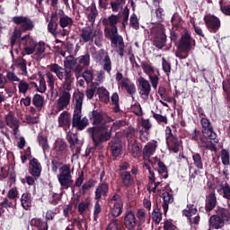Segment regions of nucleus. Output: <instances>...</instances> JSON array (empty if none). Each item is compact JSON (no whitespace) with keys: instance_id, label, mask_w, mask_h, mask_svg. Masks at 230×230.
I'll return each instance as SVG.
<instances>
[{"instance_id":"f257e3e1","label":"nucleus","mask_w":230,"mask_h":230,"mask_svg":"<svg viewBox=\"0 0 230 230\" xmlns=\"http://www.w3.org/2000/svg\"><path fill=\"white\" fill-rule=\"evenodd\" d=\"M104 28V36L110 39L113 46H118L119 57L125 55V42L123 36L118 33V22H119V14H111L102 21Z\"/></svg>"},{"instance_id":"f03ea898","label":"nucleus","mask_w":230,"mask_h":230,"mask_svg":"<svg viewBox=\"0 0 230 230\" xmlns=\"http://www.w3.org/2000/svg\"><path fill=\"white\" fill-rule=\"evenodd\" d=\"M124 126L125 121L116 120L113 122L111 129H109L107 123H102L99 127L88 128L86 132L91 136L94 145H100V143L111 141L112 131L116 132V130H119V128Z\"/></svg>"},{"instance_id":"7ed1b4c3","label":"nucleus","mask_w":230,"mask_h":230,"mask_svg":"<svg viewBox=\"0 0 230 230\" xmlns=\"http://www.w3.org/2000/svg\"><path fill=\"white\" fill-rule=\"evenodd\" d=\"M49 69L50 73H54L57 75L58 80H65L63 83V89H65V91H71V84L75 82L73 72L66 70V68L57 63L50 64Z\"/></svg>"},{"instance_id":"20e7f679","label":"nucleus","mask_w":230,"mask_h":230,"mask_svg":"<svg viewBox=\"0 0 230 230\" xmlns=\"http://www.w3.org/2000/svg\"><path fill=\"white\" fill-rule=\"evenodd\" d=\"M59 175H58V181L63 188V190H69L73 186V176L71 175V167L67 164H64L59 169Z\"/></svg>"},{"instance_id":"39448f33","label":"nucleus","mask_w":230,"mask_h":230,"mask_svg":"<svg viewBox=\"0 0 230 230\" xmlns=\"http://www.w3.org/2000/svg\"><path fill=\"white\" fill-rule=\"evenodd\" d=\"M200 125L202 127V134L204 137H208V139H209L210 145H217V143H218V137L213 129L211 121L208 118L202 117L200 119Z\"/></svg>"},{"instance_id":"423d86ee","label":"nucleus","mask_w":230,"mask_h":230,"mask_svg":"<svg viewBox=\"0 0 230 230\" xmlns=\"http://www.w3.org/2000/svg\"><path fill=\"white\" fill-rule=\"evenodd\" d=\"M193 44H195V40L191 37V33H190V31L185 30L177 44V49L180 53H189L191 51Z\"/></svg>"},{"instance_id":"0eeeda50","label":"nucleus","mask_w":230,"mask_h":230,"mask_svg":"<svg viewBox=\"0 0 230 230\" xmlns=\"http://www.w3.org/2000/svg\"><path fill=\"white\" fill-rule=\"evenodd\" d=\"M164 27L158 26L153 29V46L157 49H163L166 46V32Z\"/></svg>"},{"instance_id":"6e6552de","label":"nucleus","mask_w":230,"mask_h":230,"mask_svg":"<svg viewBox=\"0 0 230 230\" xmlns=\"http://www.w3.org/2000/svg\"><path fill=\"white\" fill-rule=\"evenodd\" d=\"M203 21L209 33H218V31L222 26V22H220V18H218L215 14L208 13L203 17Z\"/></svg>"},{"instance_id":"1a4fd4ad","label":"nucleus","mask_w":230,"mask_h":230,"mask_svg":"<svg viewBox=\"0 0 230 230\" xmlns=\"http://www.w3.org/2000/svg\"><path fill=\"white\" fill-rule=\"evenodd\" d=\"M13 22L15 23L16 26H20L19 30L22 32L31 31L35 28L33 21L28 16H14L13 17Z\"/></svg>"},{"instance_id":"9d476101","label":"nucleus","mask_w":230,"mask_h":230,"mask_svg":"<svg viewBox=\"0 0 230 230\" xmlns=\"http://www.w3.org/2000/svg\"><path fill=\"white\" fill-rule=\"evenodd\" d=\"M137 87L138 93L143 100H147L150 96V93H152V85H150V82L146 80L145 77L140 76L137 79Z\"/></svg>"},{"instance_id":"9b49d317","label":"nucleus","mask_w":230,"mask_h":230,"mask_svg":"<svg viewBox=\"0 0 230 230\" xmlns=\"http://www.w3.org/2000/svg\"><path fill=\"white\" fill-rule=\"evenodd\" d=\"M72 126L77 130H84L86 127H89V119L85 117L82 119V113H74Z\"/></svg>"},{"instance_id":"f8f14e48","label":"nucleus","mask_w":230,"mask_h":230,"mask_svg":"<svg viewBox=\"0 0 230 230\" xmlns=\"http://www.w3.org/2000/svg\"><path fill=\"white\" fill-rule=\"evenodd\" d=\"M124 226L128 230H135L137 226V219L132 210H127L124 216Z\"/></svg>"},{"instance_id":"ddd939ff","label":"nucleus","mask_w":230,"mask_h":230,"mask_svg":"<svg viewBox=\"0 0 230 230\" xmlns=\"http://www.w3.org/2000/svg\"><path fill=\"white\" fill-rule=\"evenodd\" d=\"M84 98L85 94L84 93L77 91L73 94V102L75 105L74 114L82 113V105H84Z\"/></svg>"},{"instance_id":"4468645a","label":"nucleus","mask_w":230,"mask_h":230,"mask_svg":"<svg viewBox=\"0 0 230 230\" xmlns=\"http://www.w3.org/2000/svg\"><path fill=\"white\" fill-rule=\"evenodd\" d=\"M119 87L121 89H124L129 96H134L136 94L137 89L136 88V84L131 82V80L128 77L124 78L120 83H119Z\"/></svg>"},{"instance_id":"2eb2a0df","label":"nucleus","mask_w":230,"mask_h":230,"mask_svg":"<svg viewBox=\"0 0 230 230\" xmlns=\"http://www.w3.org/2000/svg\"><path fill=\"white\" fill-rule=\"evenodd\" d=\"M69 103H71V93L67 91H63L58 99V111H64L65 109H67Z\"/></svg>"},{"instance_id":"dca6fc26","label":"nucleus","mask_w":230,"mask_h":230,"mask_svg":"<svg viewBox=\"0 0 230 230\" xmlns=\"http://www.w3.org/2000/svg\"><path fill=\"white\" fill-rule=\"evenodd\" d=\"M5 123L7 127L13 128V134H17L19 132V119L13 116V112L9 111V113L5 116Z\"/></svg>"},{"instance_id":"f3484780","label":"nucleus","mask_w":230,"mask_h":230,"mask_svg":"<svg viewBox=\"0 0 230 230\" xmlns=\"http://www.w3.org/2000/svg\"><path fill=\"white\" fill-rule=\"evenodd\" d=\"M119 176L121 184L122 186H124V188H131V186H134V176H132L130 172L128 171L120 172Z\"/></svg>"},{"instance_id":"a211bd4d","label":"nucleus","mask_w":230,"mask_h":230,"mask_svg":"<svg viewBox=\"0 0 230 230\" xmlns=\"http://www.w3.org/2000/svg\"><path fill=\"white\" fill-rule=\"evenodd\" d=\"M89 119L93 121V127H100L103 125V114L98 110H93L89 113Z\"/></svg>"},{"instance_id":"6ab92c4d","label":"nucleus","mask_w":230,"mask_h":230,"mask_svg":"<svg viewBox=\"0 0 230 230\" xmlns=\"http://www.w3.org/2000/svg\"><path fill=\"white\" fill-rule=\"evenodd\" d=\"M107 195H109V184H99V186L95 190V200H102V197H103V199H107Z\"/></svg>"},{"instance_id":"aec40b11","label":"nucleus","mask_w":230,"mask_h":230,"mask_svg":"<svg viewBox=\"0 0 230 230\" xmlns=\"http://www.w3.org/2000/svg\"><path fill=\"white\" fill-rule=\"evenodd\" d=\"M214 208H217V194H215V191H212L207 196L205 210L207 213H209L213 211Z\"/></svg>"},{"instance_id":"412c9836","label":"nucleus","mask_w":230,"mask_h":230,"mask_svg":"<svg viewBox=\"0 0 230 230\" xmlns=\"http://www.w3.org/2000/svg\"><path fill=\"white\" fill-rule=\"evenodd\" d=\"M190 137L193 141H196V143L211 145V142H209V138H208V137H204V135H202V132H200V130L197 128H195L194 131L190 134Z\"/></svg>"},{"instance_id":"4be33fe9","label":"nucleus","mask_w":230,"mask_h":230,"mask_svg":"<svg viewBox=\"0 0 230 230\" xmlns=\"http://www.w3.org/2000/svg\"><path fill=\"white\" fill-rule=\"evenodd\" d=\"M31 226L34 227L37 230H48L49 229V226L48 225V221H44L42 218L33 217L31 222Z\"/></svg>"},{"instance_id":"5701e85b","label":"nucleus","mask_w":230,"mask_h":230,"mask_svg":"<svg viewBox=\"0 0 230 230\" xmlns=\"http://www.w3.org/2000/svg\"><path fill=\"white\" fill-rule=\"evenodd\" d=\"M208 226L210 229H222V227L226 226V223L219 217L214 214L208 219Z\"/></svg>"},{"instance_id":"b1692460","label":"nucleus","mask_w":230,"mask_h":230,"mask_svg":"<svg viewBox=\"0 0 230 230\" xmlns=\"http://www.w3.org/2000/svg\"><path fill=\"white\" fill-rule=\"evenodd\" d=\"M74 22H75V21H73V18H71L67 15L59 19V26H60V28H63V37H65V35H69V31L64 29V28H71L73 26Z\"/></svg>"},{"instance_id":"393cba45","label":"nucleus","mask_w":230,"mask_h":230,"mask_svg":"<svg viewBox=\"0 0 230 230\" xmlns=\"http://www.w3.org/2000/svg\"><path fill=\"white\" fill-rule=\"evenodd\" d=\"M31 169H30V173L33 177H40V172H42V166L40 165V163H39V160L37 158H32L31 160Z\"/></svg>"},{"instance_id":"a878e982","label":"nucleus","mask_w":230,"mask_h":230,"mask_svg":"<svg viewBox=\"0 0 230 230\" xmlns=\"http://www.w3.org/2000/svg\"><path fill=\"white\" fill-rule=\"evenodd\" d=\"M94 34V30L92 27H84L81 30L80 37L83 42H93V35Z\"/></svg>"},{"instance_id":"bb28decb","label":"nucleus","mask_w":230,"mask_h":230,"mask_svg":"<svg viewBox=\"0 0 230 230\" xmlns=\"http://www.w3.org/2000/svg\"><path fill=\"white\" fill-rule=\"evenodd\" d=\"M58 29V20L57 18V14H53L50 16V21L48 24V31L49 33H51V35H58V31H57Z\"/></svg>"},{"instance_id":"cd10ccee","label":"nucleus","mask_w":230,"mask_h":230,"mask_svg":"<svg viewBox=\"0 0 230 230\" xmlns=\"http://www.w3.org/2000/svg\"><path fill=\"white\" fill-rule=\"evenodd\" d=\"M156 148L157 146L155 145H146L142 152L144 161L150 162V158L152 157L153 154H155Z\"/></svg>"},{"instance_id":"c85d7f7f","label":"nucleus","mask_w":230,"mask_h":230,"mask_svg":"<svg viewBox=\"0 0 230 230\" xmlns=\"http://www.w3.org/2000/svg\"><path fill=\"white\" fill-rule=\"evenodd\" d=\"M216 216L222 219L223 222H230V208L218 207L216 209Z\"/></svg>"},{"instance_id":"c756f323","label":"nucleus","mask_w":230,"mask_h":230,"mask_svg":"<svg viewBox=\"0 0 230 230\" xmlns=\"http://www.w3.org/2000/svg\"><path fill=\"white\" fill-rule=\"evenodd\" d=\"M58 125L64 128H70L71 120H69V112L63 111L58 117Z\"/></svg>"},{"instance_id":"7c9ffc66","label":"nucleus","mask_w":230,"mask_h":230,"mask_svg":"<svg viewBox=\"0 0 230 230\" xmlns=\"http://www.w3.org/2000/svg\"><path fill=\"white\" fill-rule=\"evenodd\" d=\"M97 94L99 95L100 102L102 103H109L111 102L110 93L105 87H99L97 89Z\"/></svg>"},{"instance_id":"2f4dec72","label":"nucleus","mask_w":230,"mask_h":230,"mask_svg":"<svg viewBox=\"0 0 230 230\" xmlns=\"http://www.w3.org/2000/svg\"><path fill=\"white\" fill-rule=\"evenodd\" d=\"M163 200H164V204H163V209L164 214L166 215V213H168V208L170 206V204H172L173 202V194L165 191L163 193Z\"/></svg>"},{"instance_id":"473e14b6","label":"nucleus","mask_w":230,"mask_h":230,"mask_svg":"<svg viewBox=\"0 0 230 230\" xmlns=\"http://www.w3.org/2000/svg\"><path fill=\"white\" fill-rule=\"evenodd\" d=\"M31 202H32L31 194H30V192H25L22 195L21 204L23 209L28 211V209L31 208Z\"/></svg>"},{"instance_id":"72a5a7b5","label":"nucleus","mask_w":230,"mask_h":230,"mask_svg":"<svg viewBox=\"0 0 230 230\" xmlns=\"http://www.w3.org/2000/svg\"><path fill=\"white\" fill-rule=\"evenodd\" d=\"M123 213V203H114L113 206L110 208V215L113 217V218H118V217L121 216Z\"/></svg>"},{"instance_id":"f704fd0d","label":"nucleus","mask_w":230,"mask_h":230,"mask_svg":"<svg viewBox=\"0 0 230 230\" xmlns=\"http://www.w3.org/2000/svg\"><path fill=\"white\" fill-rule=\"evenodd\" d=\"M20 44H23V46L32 48L34 49L37 48V41L31 38L30 34H26L22 37L20 39Z\"/></svg>"},{"instance_id":"c9c22d12","label":"nucleus","mask_w":230,"mask_h":230,"mask_svg":"<svg viewBox=\"0 0 230 230\" xmlns=\"http://www.w3.org/2000/svg\"><path fill=\"white\" fill-rule=\"evenodd\" d=\"M93 41H94L97 48H102V42H103V31L101 29H95L93 31Z\"/></svg>"},{"instance_id":"e433bc0d","label":"nucleus","mask_w":230,"mask_h":230,"mask_svg":"<svg viewBox=\"0 0 230 230\" xmlns=\"http://www.w3.org/2000/svg\"><path fill=\"white\" fill-rule=\"evenodd\" d=\"M197 206L194 204H187V208L182 210L183 217H187L188 218H191L193 215H197L198 213Z\"/></svg>"},{"instance_id":"4c0bfd02","label":"nucleus","mask_w":230,"mask_h":230,"mask_svg":"<svg viewBox=\"0 0 230 230\" xmlns=\"http://www.w3.org/2000/svg\"><path fill=\"white\" fill-rule=\"evenodd\" d=\"M22 31L21 29H14L13 33H12V36H11V39H10V44L12 46V48H13V46H15V44H17V40L19 42H21V37H22Z\"/></svg>"},{"instance_id":"58836bf2","label":"nucleus","mask_w":230,"mask_h":230,"mask_svg":"<svg viewBox=\"0 0 230 230\" xmlns=\"http://www.w3.org/2000/svg\"><path fill=\"white\" fill-rule=\"evenodd\" d=\"M152 219L156 226L161 224V220H163V212H161V208L156 205L152 213Z\"/></svg>"},{"instance_id":"ea45409f","label":"nucleus","mask_w":230,"mask_h":230,"mask_svg":"<svg viewBox=\"0 0 230 230\" xmlns=\"http://www.w3.org/2000/svg\"><path fill=\"white\" fill-rule=\"evenodd\" d=\"M76 60L78 64L84 66V67H89V66L91 65V55L89 54V52H87L84 55L79 56Z\"/></svg>"},{"instance_id":"a19ab883","label":"nucleus","mask_w":230,"mask_h":230,"mask_svg":"<svg viewBox=\"0 0 230 230\" xmlns=\"http://www.w3.org/2000/svg\"><path fill=\"white\" fill-rule=\"evenodd\" d=\"M150 84L153 89H157V85H159V76H161V73H159V69H156V73L151 74L148 75Z\"/></svg>"},{"instance_id":"79ce46f5","label":"nucleus","mask_w":230,"mask_h":230,"mask_svg":"<svg viewBox=\"0 0 230 230\" xmlns=\"http://www.w3.org/2000/svg\"><path fill=\"white\" fill-rule=\"evenodd\" d=\"M46 76L48 86L49 87L51 93H53L55 91V82H57V76L51 74V72H47Z\"/></svg>"},{"instance_id":"37998d69","label":"nucleus","mask_w":230,"mask_h":230,"mask_svg":"<svg viewBox=\"0 0 230 230\" xmlns=\"http://www.w3.org/2000/svg\"><path fill=\"white\" fill-rule=\"evenodd\" d=\"M32 103L37 109H42L44 107V96L39 93L34 94Z\"/></svg>"},{"instance_id":"c03bdc74","label":"nucleus","mask_w":230,"mask_h":230,"mask_svg":"<svg viewBox=\"0 0 230 230\" xmlns=\"http://www.w3.org/2000/svg\"><path fill=\"white\" fill-rule=\"evenodd\" d=\"M103 62V70L106 71L107 73H111L112 71V61H111V57L109 54H106L104 58L102 59Z\"/></svg>"},{"instance_id":"a18cd8bd","label":"nucleus","mask_w":230,"mask_h":230,"mask_svg":"<svg viewBox=\"0 0 230 230\" xmlns=\"http://www.w3.org/2000/svg\"><path fill=\"white\" fill-rule=\"evenodd\" d=\"M141 67L144 73H146V75H147L148 76H150V75H155L156 73V71L154 70V66L146 63V61L141 62Z\"/></svg>"},{"instance_id":"49530a36","label":"nucleus","mask_w":230,"mask_h":230,"mask_svg":"<svg viewBox=\"0 0 230 230\" xmlns=\"http://www.w3.org/2000/svg\"><path fill=\"white\" fill-rule=\"evenodd\" d=\"M16 66H19L22 75L26 76L28 75L27 62L23 58H20L16 60Z\"/></svg>"},{"instance_id":"de8ad7c7","label":"nucleus","mask_w":230,"mask_h":230,"mask_svg":"<svg viewBox=\"0 0 230 230\" xmlns=\"http://www.w3.org/2000/svg\"><path fill=\"white\" fill-rule=\"evenodd\" d=\"M166 145H182V140L181 137L175 136V135H171L170 137H166Z\"/></svg>"},{"instance_id":"09e8293b","label":"nucleus","mask_w":230,"mask_h":230,"mask_svg":"<svg viewBox=\"0 0 230 230\" xmlns=\"http://www.w3.org/2000/svg\"><path fill=\"white\" fill-rule=\"evenodd\" d=\"M126 0H115L111 2V8L112 12H119V8L123 7Z\"/></svg>"},{"instance_id":"8fccbe9b","label":"nucleus","mask_w":230,"mask_h":230,"mask_svg":"<svg viewBox=\"0 0 230 230\" xmlns=\"http://www.w3.org/2000/svg\"><path fill=\"white\" fill-rule=\"evenodd\" d=\"M192 159L194 161V164L198 170H202L204 168V164H202V156L200 154L197 153L192 155Z\"/></svg>"},{"instance_id":"3c124183","label":"nucleus","mask_w":230,"mask_h":230,"mask_svg":"<svg viewBox=\"0 0 230 230\" xmlns=\"http://www.w3.org/2000/svg\"><path fill=\"white\" fill-rule=\"evenodd\" d=\"M129 26L133 28V30H139V19H137L136 13L131 14L129 18Z\"/></svg>"},{"instance_id":"603ef678","label":"nucleus","mask_w":230,"mask_h":230,"mask_svg":"<svg viewBox=\"0 0 230 230\" xmlns=\"http://www.w3.org/2000/svg\"><path fill=\"white\" fill-rule=\"evenodd\" d=\"M221 160H222V164L225 166H228V164H230L229 151H227V149L221 150Z\"/></svg>"},{"instance_id":"864d4df0","label":"nucleus","mask_w":230,"mask_h":230,"mask_svg":"<svg viewBox=\"0 0 230 230\" xmlns=\"http://www.w3.org/2000/svg\"><path fill=\"white\" fill-rule=\"evenodd\" d=\"M1 209H10L13 208V201L8 198H3V200L0 202Z\"/></svg>"},{"instance_id":"5fc2aeb1","label":"nucleus","mask_w":230,"mask_h":230,"mask_svg":"<svg viewBox=\"0 0 230 230\" xmlns=\"http://www.w3.org/2000/svg\"><path fill=\"white\" fill-rule=\"evenodd\" d=\"M105 230H119V219L111 218Z\"/></svg>"},{"instance_id":"6e6d98bb","label":"nucleus","mask_w":230,"mask_h":230,"mask_svg":"<svg viewBox=\"0 0 230 230\" xmlns=\"http://www.w3.org/2000/svg\"><path fill=\"white\" fill-rule=\"evenodd\" d=\"M95 181L93 179H90L88 181H86L85 183H84L82 185V195H85V193L88 191V190H91V188H93V186H94Z\"/></svg>"},{"instance_id":"4d7b16f0","label":"nucleus","mask_w":230,"mask_h":230,"mask_svg":"<svg viewBox=\"0 0 230 230\" xmlns=\"http://www.w3.org/2000/svg\"><path fill=\"white\" fill-rule=\"evenodd\" d=\"M7 199H9L10 200H14V202H17V199H19V190H17L16 188L9 190L7 192Z\"/></svg>"},{"instance_id":"13d9d810","label":"nucleus","mask_w":230,"mask_h":230,"mask_svg":"<svg viewBox=\"0 0 230 230\" xmlns=\"http://www.w3.org/2000/svg\"><path fill=\"white\" fill-rule=\"evenodd\" d=\"M141 148L142 146L139 145L131 146V155H133L135 159H137V157H141Z\"/></svg>"},{"instance_id":"bf43d9fd","label":"nucleus","mask_w":230,"mask_h":230,"mask_svg":"<svg viewBox=\"0 0 230 230\" xmlns=\"http://www.w3.org/2000/svg\"><path fill=\"white\" fill-rule=\"evenodd\" d=\"M227 82H228V84L226 83V81H223L222 86H223L224 93H226V100L230 102V75H229V78H228Z\"/></svg>"},{"instance_id":"052dcab7","label":"nucleus","mask_w":230,"mask_h":230,"mask_svg":"<svg viewBox=\"0 0 230 230\" xmlns=\"http://www.w3.org/2000/svg\"><path fill=\"white\" fill-rule=\"evenodd\" d=\"M153 118L157 121V123H164L165 125H168V117L166 116L153 112Z\"/></svg>"},{"instance_id":"680f3d73","label":"nucleus","mask_w":230,"mask_h":230,"mask_svg":"<svg viewBox=\"0 0 230 230\" xmlns=\"http://www.w3.org/2000/svg\"><path fill=\"white\" fill-rule=\"evenodd\" d=\"M18 89L19 93H22V94H26L28 93V89H30V84L26 81H20L18 84Z\"/></svg>"},{"instance_id":"e2e57ef3","label":"nucleus","mask_w":230,"mask_h":230,"mask_svg":"<svg viewBox=\"0 0 230 230\" xmlns=\"http://www.w3.org/2000/svg\"><path fill=\"white\" fill-rule=\"evenodd\" d=\"M46 89H48L47 85H46V79H44L43 75H40V87L38 86V88L36 89V91L38 93H46Z\"/></svg>"},{"instance_id":"0e129e2a","label":"nucleus","mask_w":230,"mask_h":230,"mask_svg":"<svg viewBox=\"0 0 230 230\" xmlns=\"http://www.w3.org/2000/svg\"><path fill=\"white\" fill-rule=\"evenodd\" d=\"M37 141L39 145H48V135L45 132L39 133Z\"/></svg>"},{"instance_id":"69168bd1","label":"nucleus","mask_w":230,"mask_h":230,"mask_svg":"<svg viewBox=\"0 0 230 230\" xmlns=\"http://www.w3.org/2000/svg\"><path fill=\"white\" fill-rule=\"evenodd\" d=\"M111 150L113 157H119L121 155V146L111 145Z\"/></svg>"},{"instance_id":"338daca9","label":"nucleus","mask_w":230,"mask_h":230,"mask_svg":"<svg viewBox=\"0 0 230 230\" xmlns=\"http://www.w3.org/2000/svg\"><path fill=\"white\" fill-rule=\"evenodd\" d=\"M219 6H220V11L222 12V13H224V15L230 17V4H223V2L220 1Z\"/></svg>"},{"instance_id":"774afa93","label":"nucleus","mask_w":230,"mask_h":230,"mask_svg":"<svg viewBox=\"0 0 230 230\" xmlns=\"http://www.w3.org/2000/svg\"><path fill=\"white\" fill-rule=\"evenodd\" d=\"M223 197L227 200H230V185L229 183H226L225 186L222 187Z\"/></svg>"}]
</instances>
